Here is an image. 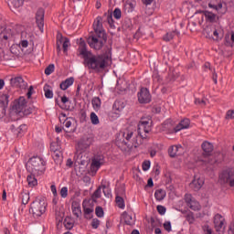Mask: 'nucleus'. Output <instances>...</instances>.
I'll return each mask as SVG.
<instances>
[{"instance_id": "obj_1", "label": "nucleus", "mask_w": 234, "mask_h": 234, "mask_svg": "<svg viewBox=\"0 0 234 234\" xmlns=\"http://www.w3.org/2000/svg\"><path fill=\"white\" fill-rule=\"evenodd\" d=\"M79 54L84 59V65L94 72H103L111 65V54L109 52L94 55L87 50V45L80 43L79 46Z\"/></svg>"}, {"instance_id": "obj_2", "label": "nucleus", "mask_w": 234, "mask_h": 234, "mask_svg": "<svg viewBox=\"0 0 234 234\" xmlns=\"http://www.w3.org/2000/svg\"><path fill=\"white\" fill-rule=\"evenodd\" d=\"M153 124V121L151 119L142 118L138 124V131L136 132V128H127L123 131H121L116 137V144L120 145L122 144L123 145H127L129 142H131L132 138H137V136H141V138H145V135H142V133H145V134L151 133V125Z\"/></svg>"}, {"instance_id": "obj_3", "label": "nucleus", "mask_w": 234, "mask_h": 234, "mask_svg": "<svg viewBox=\"0 0 234 234\" xmlns=\"http://www.w3.org/2000/svg\"><path fill=\"white\" fill-rule=\"evenodd\" d=\"M27 169L31 175H44L47 171V161L41 156H33L29 158L27 164Z\"/></svg>"}, {"instance_id": "obj_4", "label": "nucleus", "mask_w": 234, "mask_h": 234, "mask_svg": "<svg viewBox=\"0 0 234 234\" xmlns=\"http://www.w3.org/2000/svg\"><path fill=\"white\" fill-rule=\"evenodd\" d=\"M87 41L90 48H93L94 50H101L103 45L107 43V36L90 33Z\"/></svg>"}, {"instance_id": "obj_5", "label": "nucleus", "mask_w": 234, "mask_h": 234, "mask_svg": "<svg viewBox=\"0 0 234 234\" xmlns=\"http://www.w3.org/2000/svg\"><path fill=\"white\" fill-rule=\"evenodd\" d=\"M47 211V202L45 200H36L31 204L29 213H32L34 218H38Z\"/></svg>"}, {"instance_id": "obj_6", "label": "nucleus", "mask_w": 234, "mask_h": 234, "mask_svg": "<svg viewBox=\"0 0 234 234\" xmlns=\"http://www.w3.org/2000/svg\"><path fill=\"white\" fill-rule=\"evenodd\" d=\"M204 151V159H201L203 164H209V165H213L215 164V160H212L210 156L211 153H213V144L209 142H204L201 145Z\"/></svg>"}, {"instance_id": "obj_7", "label": "nucleus", "mask_w": 234, "mask_h": 234, "mask_svg": "<svg viewBox=\"0 0 234 234\" xmlns=\"http://www.w3.org/2000/svg\"><path fill=\"white\" fill-rule=\"evenodd\" d=\"M220 184H229L230 187H234V167L224 170L219 175Z\"/></svg>"}, {"instance_id": "obj_8", "label": "nucleus", "mask_w": 234, "mask_h": 234, "mask_svg": "<svg viewBox=\"0 0 234 234\" xmlns=\"http://www.w3.org/2000/svg\"><path fill=\"white\" fill-rule=\"evenodd\" d=\"M105 164V156H103L102 154H94L91 158V164H90V171L94 175L98 173L100 170V167H101Z\"/></svg>"}, {"instance_id": "obj_9", "label": "nucleus", "mask_w": 234, "mask_h": 234, "mask_svg": "<svg viewBox=\"0 0 234 234\" xmlns=\"http://www.w3.org/2000/svg\"><path fill=\"white\" fill-rule=\"evenodd\" d=\"M27 109V99L25 97H19L15 100L12 105V112L15 114H21Z\"/></svg>"}, {"instance_id": "obj_10", "label": "nucleus", "mask_w": 234, "mask_h": 234, "mask_svg": "<svg viewBox=\"0 0 234 234\" xmlns=\"http://www.w3.org/2000/svg\"><path fill=\"white\" fill-rule=\"evenodd\" d=\"M185 202L190 209L193 211H199L200 209V203L191 196V194H186L185 195Z\"/></svg>"}, {"instance_id": "obj_11", "label": "nucleus", "mask_w": 234, "mask_h": 234, "mask_svg": "<svg viewBox=\"0 0 234 234\" xmlns=\"http://www.w3.org/2000/svg\"><path fill=\"white\" fill-rule=\"evenodd\" d=\"M137 98L139 103H150L151 92H149L147 88H141L140 91L137 93Z\"/></svg>"}, {"instance_id": "obj_12", "label": "nucleus", "mask_w": 234, "mask_h": 234, "mask_svg": "<svg viewBox=\"0 0 234 234\" xmlns=\"http://www.w3.org/2000/svg\"><path fill=\"white\" fill-rule=\"evenodd\" d=\"M93 34L105 35V29H103V19L101 16H97L93 22Z\"/></svg>"}, {"instance_id": "obj_13", "label": "nucleus", "mask_w": 234, "mask_h": 234, "mask_svg": "<svg viewBox=\"0 0 234 234\" xmlns=\"http://www.w3.org/2000/svg\"><path fill=\"white\" fill-rule=\"evenodd\" d=\"M36 23L40 32H43V27H45V10H43V8L37 11Z\"/></svg>"}, {"instance_id": "obj_14", "label": "nucleus", "mask_w": 234, "mask_h": 234, "mask_svg": "<svg viewBox=\"0 0 234 234\" xmlns=\"http://www.w3.org/2000/svg\"><path fill=\"white\" fill-rule=\"evenodd\" d=\"M92 142H94V137L92 135H86L79 143V147L82 150L89 149L92 145Z\"/></svg>"}, {"instance_id": "obj_15", "label": "nucleus", "mask_w": 234, "mask_h": 234, "mask_svg": "<svg viewBox=\"0 0 234 234\" xmlns=\"http://www.w3.org/2000/svg\"><path fill=\"white\" fill-rule=\"evenodd\" d=\"M63 47L64 53L67 54V51L69 50V47H70V40L67 37H63L61 35H58L57 37V46L58 48H59V45Z\"/></svg>"}, {"instance_id": "obj_16", "label": "nucleus", "mask_w": 234, "mask_h": 234, "mask_svg": "<svg viewBox=\"0 0 234 234\" xmlns=\"http://www.w3.org/2000/svg\"><path fill=\"white\" fill-rule=\"evenodd\" d=\"M202 186H204V178L195 176L193 181L190 183V187L194 191H199V189H202Z\"/></svg>"}, {"instance_id": "obj_17", "label": "nucleus", "mask_w": 234, "mask_h": 234, "mask_svg": "<svg viewBox=\"0 0 234 234\" xmlns=\"http://www.w3.org/2000/svg\"><path fill=\"white\" fill-rule=\"evenodd\" d=\"M168 154L171 158H175V156H180V154H184V147L182 145H173L168 149Z\"/></svg>"}, {"instance_id": "obj_18", "label": "nucleus", "mask_w": 234, "mask_h": 234, "mask_svg": "<svg viewBox=\"0 0 234 234\" xmlns=\"http://www.w3.org/2000/svg\"><path fill=\"white\" fill-rule=\"evenodd\" d=\"M10 83L12 87H16L17 89H25L27 87L23 77H13L10 79Z\"/></svg>"}, {"instance_id": "obj_19", "label": "nucleus", "mask_w": 234, "mask_h": 234, "mask_svg": "<svg viewBox=\"0 0 234 234\" xmlns=\"http://www.w3.org/2000/svg\"><path fill=\"white\" fill-rule=\"evenodd\" d=\"M224 217L220 214H216L214 217V226L216 231H220L224 228Z\"/></svg>"}, {"instance_id": "obj_20", "label": "nucleus", "mask_w": 234, "mask_h": 234, "mask_svg": "<svg viewBox=\"0 0 234 234\" xmlns=\"http://www.w3.org/2000/svg\"><path fill=\"white\" fill-rule=\"evenodd\" d=\"M191 121L189 119H183L175 127V133H179V131H184V129H189Z\"/></svg>"}, {"instance_id": "obj_21", "label": "nucleus", "mask_w": 234, "mask_h": 234, "mask_svg": "<svg viewBox=\"0 0 234 234\" xmlns=\"http://www.w3.org/2000/svg\"><path fill=\"white\" fill-rule=\"evenodd\" d=\"M161 131L166 134H173L175 133V126L171 122H165L163 123Z\"/></svg>"}, {"instance_id": "obj_22", "label": "nucleus", "mask_w": 234, "mask_h": 234, "mask_svg": "<svg viewBox=\"0 0 234 234\" xmlns=\"http://www.w3.org/2000/svg\"><path fill=\"white\" fill-rule=\"evenodd\" d=\"M72 85H74V78L70 77L60 83V89L61 90H67V89L72 87Z\"/></svg>"}, {"instance_id": "obj_23", "label": "nucleus", "mask_w": 234, "mask_h": 234, "mask_svg": "<svg viewBox=\"0 0 234 234\" xmlns=\"http://www.w3.org/2000/svg\"><path fill=\"white\" fill-rule=\"evenodd\" d=\"M213 36L216 41H218V39H222V37H224V29L222 28V27L218 26L214 32H213Z\"/></svg>"}, {"instance_id": "obj_24", "label": "nucleus", "mask_w": 234, "mask_h": 234, "mask_svg": "<svg viewBox=\"0 0 234 234\" xmlns=\"http://www.w3.org/2000/svg\"><path fill=\"white\" fill-rule=\"evenodd\" d=\"M60 122H63L64 127H66V129H70V127H72V122H74V119L67 118V115L62 114Z\"/></svg>"}, {"instance_id": "obj_25", "label": "nucleus", "mask_w": 234, "mask_h": 234, "mask_svg": "<svg viewBox=\"0 0 234 234\" xmlns=\"http://www.w3.org/2000/svg\"><path fill=\"white\" fill-rule=\"evenodd\" d=\"M82 207H83L86 218H91V217H88V215H90V213H93L94 208L92 207H89V204L85 201H83L82 203Z\"/></svg>"}, {"instance_id": "obj_26", "label": "nucleus", "mask_w": 234, "mask_h": 234, "mask_svg": "<svg viewBox=\"0 0 234 234\" xmlns=\"http://www.w3.org/2000/svg\"><path fill=\"white\" fill-rule=\"evenodd\" d=\"M143 5H144V6H146V8L148 6H152L151 11L149 12V16H151V14H153V11L154 10L155 6H156V0H141Z\"/></svg>"}, {"instance_id": "obj_27", "label": "nucleus", "mask_w": 234, "mask_h": 234, "mask_svg": "<svg viewBox=\"0 0 234 234\" xmlns=\"http://www.w3.org/2000/svg\"><path fill=\"white\" fill-rule=\"evenodd\" d=\"M165 190L164 189H157L154 192V198L158 201L161 202V200H164L165 198Z\"/></svg>"}, {"instance_id": "obj_28", "label": "nucleus", "mask_w": 234, "mask_h": 234, "mask_svg": "<svg viewBox=\"0 0 234 234\" xmlns=\"http://www.w3.org/2000/svg\"><path fill=\"white\" fill-rule=\"evenodd\" d=\"M112 109L113 111H117V112H122V110L125 109V102L122 101H115Z\"/></svg>"}, {"instance_id": "obj_29", "label": "nucleus", "mask_w": 234, "mask_h": 234, "mask_svg": "<svg viewBox=\"0 0 234 234\" xmlns=\"http://www.w3.org/2000/svg\"><path fill=\"white\" fill-rule=\"evenodd\" d=\"M27 183L29 187H35V186H37V179H36V175L30 174L27 176Z\"/></svg>"}, {"instance_id": "obj_30", "label": "nucleus", "mask_w": 234, "mask_h": 234, "mask_svg": "<svg viewBox=\"0 0 234 234\" xmlns=\"http://www.w3.org/2000/svg\"><path fill=\"white\" fill-rule=\"evenodd\" d=\"M122 218H123L125 224H127V226H133V224H134V218H133V216L130 214L123 213Z\"/></svg>"}, {"instance_id": "obj_31", "label": "nucleus", "mask_w": 234, "mask_h": 234, "mask_svg": "<svg viewBox=\"0 0 234 234\" xmlns=\"http://www.w3.org/2000/svg\"><path fill=\"white\" fill-rule=\"evenodd\" d=\"M92 107L94 111H98L101 108V100L99 97H94L91 101Z\"/></svg>"}, {"instance_id": "obj_32", "label": "nucleus", "mask_w": 234, "mask_h": 234, "mask_svg": "<svg viewBox=\"0 0 234 234\" xmlns=\"http://www.w3.org/2000/svg\"><path fill=\"white\" fill-rule=\"evenodd\" d=\"M44 92H45V97L51 100V98H54V92L50 89V86L45 85L44 86Z\"/></svg>"}, {"instance_id": "obj_33", "label": "nucleus", "mask_w": 234, "mask_h": 234, "mask_svg": "<svg viewBox=\"0 0 234 234\" xmlns=\"http://www.w3.org/2000/svg\"><path fill=\"white\" fill-rule=\"evenodd\" d=\"M179 34L180 33L178 31L168 32L164 36L163 39L164 41H171L175 36H178Z\"/></svg>"}, {"instance_id": "obj_34", "label": "nucleus", "mask_w": 234, "mask_h": 234, "mask_svg": "<svg viewBox=\"0 0 234 234\" xmlns=\"http://www.w3.org/2000/svg\"><path fill=\"white\" fill-rule=\"evenodd\" d=\"M115 201L120 209L125 208V201L123 200V197H120L119 195H116Z\"/></svg>"}, {"instance_id": "obj_35", "label": "nucleus", "mask_w": 234, "mask_h": 234, "mask_svg": "<svg viewBox=\"0 0 234 234\" xmlns=\"http://www.w3.org/2000/svg\"><path fill=\"white\" fill-rule=\"evenodd\" d=\"M208 6L210 8H213V10H216V12H218V14H224V11L222 10V3H219L218 5L214 4H208Z\"/></svg>"}, {"instance_id": "obj_36", "label": "nucleus", "mask_w": 234, "mask_h": 234, "mask_svg": "<svg viewBox=\"0 0 234 234\" xmlns=\"http://www.w3.org/2000/svg\"><path fill=\"white\" fill-rule=\"evenodd\" d=\"M71 209L74 217H76L77 218H80V217H81V207L78 206H72Z\"/></svg>"}, {"instance_id": "obj_37", "label": "nucleus", "mask_w": 234, "mask_h": 234, "mask_svg": "<svg viewBox=\"0 0 234 234\" xmlns=\"http://www.w3.org/2000/svg\"><path fill=\"white\" fill-rule=\"evenodd\" d=\"M9 3L14 8H19L23 6L24 0H9Z\"/></svg>"}, {"instance_id": "obj_38", "label": "nucleus", "mask_w": 234, "mask_h": 234, "mask_svg": "<svg viewBox=\"0 0 234 234\" xmlns=\"http://www.w3.org/2000/svg\"><path fill=\"white\" fill-rule=\"evenodd\" d=\"M205 17H206V20L209 21L210 23H213V21L217 19V16H215V14L207 11L205 12Z\"/></svg>"}, {"instance_id": "obj_39", "label": "nucleus", "mask_w": 234, "mask_h": 234, "mask_svg": "<svg viewBox=\"0 0 234 234\" xmlns=\"http://www.w3.org/2000/svg\"><path fill=\"white\" fill-rule=\"evenodd\" d=\"M90 118L92 125H98L100 123V118H98L95 112H91Z\"/></svg>"}, {"instance_id": "obj_40", "label": "nucleus", "mask_w": 234, "mask_h": 234, "mask_svg": "<svg viewBox=\"0 0 234 234\" xmlns=\"http://www.w3.org/2000/svg\"><path fill=\"white\" fill-rule=\"evenodd\" d=\"M95 215L98 218H103L105 212H103V208L101 207H96Z\"/></svg>"}, {"instance_id": "obj_41", "label": "nucleus", "mask_w": 234, "mask_h": 234, "mask_svg": "<svg viewBox=\"0 0 234 234\" xmlns=\"http://www.w3.org/2000/svg\"><path fill=\"white\" fill-rule=\"evenodd\" d=\"M102 192L104 193V197H106V198H111V197H112L111 188H109L105 186H102Z\"/></svg>"}, {"instance_id": "obj_42", "label": "nucleus", "mask_w": 234, "mask_h": 234, "mask_svg": "<svg viewBox=\"0 0 234 234\" xmlns=\"http://www.w3.org/2000/svg\"><path fill=\"white\" fill-rule=\"evenodd\" d=\"M101 189L102 186H100L95 190V192L92 195L93 200H96V198H100L101 197Z\"/></svg>"}, {"instance_id": "obj_43", "label": "nucleus", "mask_w": 234, "mask_h": 234, "mask_svg": "<svg viewBox=\"0 0 234 234\" xmlns=\"http://www.w3.org/2000/svg\"><path fill=\"white\" fill-rule=\"evenodd\" d=\"M186 220H187L189 224H193L195 222V216L193 215V212H188L186 215Z\"/></svg>"}, {"instance_id": "obj_44", "label": "nucleus", "mask_w": 234, "mask_h": 234, "mask_svg": "<svg viewBox=\"0 0 234 234\" xmlns=\"http://www.w3.org/2000/svg\"><path fill=\"white\" fill-rule=\"evenodd\" d=\"M100 224H101L100 219L95 218L91 220L90 225H91L92 229H98V228H100Z\"/></svg>"}, {"instance_id": "obj_45", "label": "nucleus", "mask_w": 234, "mask_h": 234, "mask_svg": "<svg viewBox=\"0 0 234 234\" xmlns=\"http://www.w3.org/2000/svg\"><path fill=\"white\" fill-rule=\"evenodd\" d=\"M60 197L62 198H67V197H69V188L67 186L60 189Z\"/></svg>"}, {"instance_id": "obj_46", "label": "nucleus", "mask_w": 234, "mask_h": 234, "mask_svg": "<svg viewBox=\"0 0 234 234\" xmlns=\"http://www.w3.org/2000/svg\"><path fill=\"white\" fill-rule=\"evenodd\" d=\"M54 69H55L54 64H50L48 67H47L45 69L46 76H50V74L54 72Z\"/></svg>"}, {"instance_id": "obj_47", "label": "nucleus", "mask_w": 234, "mask_h": 234, "mask_svg": "<svg viewBox=\"0 0 234 234\" xmlns=\"http://www.w3.org/2000/svg\"><path fill=\"white\" fill-rule=\"evenodd\" d=\"M27 125L26 124H21L17 129H16V133L17 134H23L24 133H27Z\"/></svg>"}, {"instance_id": "obj_48", "label": "nucleus", "mask_w": 234, "mask_h": 234, "mask_svg": "<svg viewBox=\"0 0 234 234\" xmlns=\"http://www.w3.org/2000/svg\"><path fill=\"white\" fill-rule=\"evenodd\" d=\"M113 17L115 19H120L122 17V10L120 8H115L113 11Z\"/></svg>"}, {"instance_id": "obj_49", "label": "nucleus", "mask_w": 234, "mask_h": 234, "mask_svg": "<svg viewBox=\"0 0 234 234\" xmlns=\"http://www.w3.org/2000/svg\"><path fill=\"white\" fill-rule=\"evenodd\" d=\"M5 114H6V110L5 109V106L3 105V102H0V120L2 118H5Z\"/></svg>"}, {"instance_id": "obj_50", "label": "nucleus", "mask_w": 234, "mask_h": 234, "mask_svg": "<svg viewBox=\"0 0 234 234\" xmlns=\"http://www.w3.org/2000/svg\"><path fill=\"white\" fill-rule=\"evenodd\" d=\"M226 120H234V110H229L227 112Z\"/></svg>"}, {"instance_id": "obj_51", "label": "nucleus", "mask_w": 234, "mask_h": 234, "mask_svg": "<svg viewBox=\"0 0 234 234\" xmlns=\"http://www.w3.org/2000/svg\"><path fill=\"white\" fill-rule=\"evenodd\" d=\"M151 168V161H144L143 163V171H149Z\"/></svg>"}, {"instance_id": "obj_52", "label": "nucleus", "mask_w": 234, "mask_h": 234, "mask_svg": "<svg viewBox=\"0 0 234 234\" xmlns=\"http://www.w3.org/2000/svg\"><path fill=\"white\" fill-rule=\"evenodd\" d=\"M28 200H30V196H28V194H24L22 196V204L27 206V204H28Z\"/></svg>"}, {"instance_id": "obj_53", "label": "nucleus", "mask_w": 234, "mask_h": 234, "mask_svg": "<svg viewBox=\"0 0 234 234\" xmlns=\"http://www.w3.org/2000/svg\"><path fill=\"white\" fill-rule=\"evenodd\" d=\"M10 35L5 34V32H0V43L5 39V41H6L7 39H9Z\"/></svg>"}, {"instance_id": "obj_54", "label": "nucleus", "mask_w": 234, "mask_h": 234, "mask_svg": "<svg viewBox=\"0 0 234 234\" xmlns=\"http://www.w3.org/2000/svg\"><path fill=\"white\" fill-rule=\"evenodd\" d=\"M163 226L165 231H168V232L171 231L172 229L171 221H165Z\"/></svg>"}, {"instance_id": "obj_55", "label": "nucleus", "mask_w": 234, "mask_h": 234, "mask_svg": "<svg viewBox=\"0 0 234 234\" xmlns=\"http://www.w3.org/2000/svg\"><path fill=\"white\" fill-rule=\"evenodd\" d=\"M157 211L159 215H165V208L162 205L157 206Z\"/></svg>"}, {"instance_id": "obj_56", "label": "nucleus", "mask_w": 234, "mask_h": 234, "mask_svg": "<svg viewBox=\"0 0 234 234\" xmlns=\"http://www.w3.org/2000/svg\"><path fill=\"white\" fill-rule=\"evenodd\" d=\"M105 16H106V19H107V22L109 23L110 27H112V23H114V21L112 20V14H108Z\"/></svg>"}, {"instance_id": "obj_57", "label": "nucleus", "mask_w": 234, "mask_h": 234, "mask_svg": "<svg viewBox=\"0 0 234 234\" xmlns=\"http://www.w3.org/2000/svg\"><path fill=\"white\" fill-rule=\"evenodd\" d=\"M50 189L53 196L58 197V190L56 189V185H51Z\"/></svg>"}, {"instance_id": "obj_58", "label": "nucleus", "mask_w": 234, "mask_h": 234, "mask_svg": "<svg viewBox=\"0 0 234 234\" xmlns=\"http://www.w3.org/2000/svg\"><path fill=\"white\" fill-rule=\"evenodd\" d=\"M64 224H65L67 229H72V228L74 227V225H73L72 222H70V221L65 220V221H64Z\"/></svg>"}, {"instance_id": "obj_59", "label": "nucleus", "mask_w": 234, "mask_h": 234, "mask_svg": "<svg viewBox=\"0 0 234 234\" xmlns=\"http://www.w3.org/2000/svg\"><path fill=\"white\" fill-rule=\"evenodd\" d=\"M57 145H58V144H56V143L51 144L50 150L53 151V153H56V151H58L59 147H58Z\"/></svg>"}, {"instance_id": "obj_60", "label": "nucleus", "mask_w": 234, "mask_h": 234, "mask_svg": "<svg viewBox=\"0 0 234 234\" xmlns=\"http://www.w3.org/2000/svg\"><path fill=\"white\" fill-rule=\"evenodd\" d=\"M20 46L22 47V48H27V47H28V41L27 40H21L20 41Z\"/></svg>"}, {"instance_id": "obj_61", "label": "nucleus", "mask_w": 234, "mask_h": 234, "mask_svg": "<svg viewBox=\"0 0 234 234\" xmlns=\"http://www.w3.org/2000/svg\"><path fill=\"white\" fill-rule=\"evenodd\" d=\"M153 186H154V183L153 182L152 178H149L147 181L146 187H153Z\"/></svg>"}, {"instance_id": "obj_62", "label": "nucleus", "mask_w": 234, "mask_h": 234, "mask_svg": "<svg viewBox=\"0 0 234 234\" xmlns=\"http://www.w3.org/2000/svg\"><path fill=\"white\" fill-rule=\"evenodd\" d=\"M53 156H56L57 158H60L61 157V152L57 150L56 152L53 153Z\"/></svg>"}, {"instance_id": "obj_63", "label": "nucleus", "mask_w": 234, "mask_h": 234, "mask_svg": "<svg viewBox=\"0 0 234 234\" xmlns=\"http://www.w3.org/2000/svg\"><path fill=\"white\" fill-rule=\"evenodd\" d=\"M229 231L231 234H234V221L229 226Z\"/></svg>"}, {"instance_id": "obj_64", "label": "nucleus", "mask_w": 234, "mask_h": 234, "mask_svg": "<svg viewBox=\"0 0 234 234\" xmlns=\"http://www.w3.org/2000/svg\"><path fill=\"white\" fill-rule=\"evenodd\" d=\"M62 103H67L69 101V98L67 96L61 97Z\"/></svg>"}]
</instances>
